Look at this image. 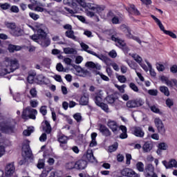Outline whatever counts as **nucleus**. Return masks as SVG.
<instances>
[{"mask_svg": "<svg viewBox=\"0 0 177 177\" xmlns=\"http://www.w3.org/2000/svg\"><path fill=\"white\" fill-rule=\"evenodd\" d=\"M64 3L72 8V10L65 8L66 12H68L71 15H75V13L82 12L83 8L86 16L93 17V16H96L97 13L100 15L104 10V6H99L94 3H86L85 0H64Z\"/></svg>", "mask_w": 177, "mask_h": 177, "instance_id": "obj_1", "label": "nucleus"}, {"mask_svg": "<svg viewBox=\"0 0 177 177\" xmlns=\"http://www.w3.org/2000/svg\"><path fill=\"white\" fill-rule=\"evenodd\" d=\"M18 68L19 60L17 59L6 57L4 62L0 66V77H3L6 74H10V73Z\"/></svg>", "mask_w": 177, "mask_h": 177, "instance_id": "obj_2", "label": "nucleus"}, {"mask_svg": "<svg viewBox=\"0 0 177 177\" xmlns=\"http://www.w3.org/2000/svg\"><path fill=\"white\" fill-rule=\"evenodd\" d=\"M30 38H31L35 42L39 44L41 46L46 47L50 45V40L46 37V32H45L44 29H38L37 35H33L30 36Z\"/></svg>", "mask_w": 177, "mask_h": 177, "instance_id": "obj_3", "label": "nucleus"}, {"mask_svg": "<svg viewBox=\"0 0 177 177\" xmlns=\"http://www.w3.org/2000/svg\"><path fill=\"white\" fill-rule=\"evenodd\" d=\"M37 114L38 111H37V109L28 107L23 111L22 118H24V120H27V118L35 120V115H37Z\"/></svg>", "mask_w": 177, "mask_h": 177, "instance_id": "obj_4", "label": "nucleus"}, {"mask_svg": "<svg viewBox=\"0 0 177 177\" xmlns=\"http://www.w3.org/2000/svg\"><path fill=\"white\" fill-rule=\"evenodd\" d=\"M0 130L3 133H13L15 132V126L10 122H3L0 124Z\"/></svg>", "mask_w": 177, "mask_h": 177, "instance_id": "obj_5", "label": "nucleus"}, {"mask_svg": "<svg viewBox=\"0 0 177 177\" xmlns=\"http://www.w3.org/2000/svg\"><path fill=\"white\" fill-rule=\"evenodd\" d=\"M111 39L112 41H114V42H115L116 46H118L119 48L122 49L124 53H128V52H129V48L127 46V45L125 44V41H124L122 39L116 37L115 36H112Z\"/></svg>", "mask_w": 177, "mask_h": 177, "instance_id": "obj_6", "label": "nucleus"}, {"mask_svg": "<svg viewBox=\"0 0 177 177\" xmlns=\"http://www.w3.org/2000/svg\"><path fill=\"white\" fill-rule=\"evenodd\" d=\"M129 56H131V57L142 67V69L145 71L146 73L149 71V68H147V66L145 64V62H143V59H142V57H140L139 55L135 53V54H129Z\"/></svg>", "mask_w": 177, "mask_h": 177, "instance_id": "obj_7", "label": "nucleus"}, {"mask_svg": "<svg viewBox=\"0 0 177 177\" xmlns=\"http://www.w3.org/2000/svg\"><path fill=\"white\" fill-rule=\"evenodd\" d=\"M120 30H122L123 32H125L127 38H129L130 39H133L134 41H136V42H138L140 44H142V41H140V39H139V37L136 36H133L132 35V34H131V30H129V28H128V27H127V26L122 25L120 26Z\"/></svg>", "mask_w": 177, "mask_h": 177, "instance_id": "obj_8", "label": "nucleus"}, {"mask_svg": "<svg viewBox=\"0 0 177 177\" xmlns=\"http://www.w3.org/2000/svg\"><path fill=\"white\" fill-rule=\"evenodd\" d=\"M154 166L151 164H148L146 165L144 170V175L145 177H158L157 174L154 172Z\"/></svg>", "mask_w": 177, "mask_h": 177, "instance_id": "obj_9", "label": "nucleus"}, {"mask_svg": "<svg viewBox=\"0 0 177 177\" xmlns=\"http://www.w3.org/2000/svg\"><path fill=\"white\" fill-rule=\"evenodd\" d=\"M160 81L163 84H165L167 86H169L170 88H174L175 86L177 88V80L176 79H171L169 80V79L164 75L160 76Z\"/></svg>", "mask_w": 177, "mask_h": 177, "instance_id": "obj_10", "label": "nucleus"}, {"mask_svg": "<svg viewBox=\"0 0 177 177\" xmlns=\"http://www.w3.org/2000/svg\"><path fill=\"white\" fill-rule=\"evenodd\" d=\"M94 102L97 106L100 107L104 111H106V113H109V106L107 104L102 102H103V99L102 98V96L100 95H96L94 97Z\"/></svg>", "mask_w": 177, "mask_h": 177, "instance_id": "obj_11", "label": "nucleus"}, {"mask_svg": "<svg viewBox=\"0 0 177 177\" xmlns=\"http://www.w3.org/2000/svg\"><path fill=\"white\" fill-rule=\"evenodd\" d=\"M155 127H156L158 129V132L161 135H164L165 133V127L164 126V123L162 120L160 119V118H156L154 119Z\"/></svg>", "mask_w": 177, "mask_h": 177, "instance_id": "obj_12", "label": "nucleus"}, {"mask_svg": "<svg viewBox=\"0 0 177 177\" xmlns=\"http://www.w3.org/2000/svg\"><path fill=\"white\" fill-rule=\"evenodd\" d=\"M121 174L122 176L127 177H140V174L136 173L133 169L129 168H124L122 170Z\"/></svg>", "mask_w": 177, "mask_h": 177, "instance_id": "obj_13", "label": "nucleus"}, {"mask_svg": "<svg viewBox=\"0 0 177 177\" xmlns=\"http://www.w3.org/2000/svg\"><path fill=\"white\" fill-rule=\"evenodd\" d=\"M35 82L36 84H38V85H48V84H50V80L44 76V75H39Z\"/></svg>", "mask_w": 177, "mask_h": 177, "instance_id": "obj_14", "label": "nucleus"}, {"mask_svg": "<svg viewBox=\"0 0 177 177\" xmlns=\"http://www.w3.org/2000/svg\"><path fill=\"white\" fill-rule=\"evenodd\" d=\"M22 156L24 158H31L32 152L30 149V145L28 144L24 145L22 147Z\"/></svg>", "mask_w": 177, "mask_h": 177, "instance_id": "obj_15", "label": "nucleus"}, {"mask_svg": "<svg viewBox=\"0 0 177 177\" xmlns=\"http://www.w3.org/2000/svg\"><path fill=\"white\" fill-rule=\"evenodd\" d=\"M28 8H29V9H30V10H35V12H44V13L46 15H52V12L50 11H47L46 9L39 6H35V5L34 4H29L28 6Z\"/></svg>", "mask_w": 177, "mask_h": 177, "instance_id": "obj_16", "label": "nucleus"}, {"mask_svg": "<svg viewBox=\"0 0 177 177\" xmlns=\"http://www.w3.org/2000/svg\"><path fill=\"white\" fill-rule=\"evenodd\" d=\"M162 164L165 167L166 169H171V168H177V161L174 159L170 160L169 162L167 160L162 161Z\"/></svg>", "mask_w": 177, "mask_h": 177, "instance_id": "obj_17", "label": "nucleus"}, {"mask_svg": "<svg viewBox=\"0 0 177 177\" xmlns=\"http://www.w3.org/2000/svg\"><path fill=\"white\" fill-rule=\"evenodd\" d=\"M107 127H109V128L111 129V131L114 133H118L119 127H118V124H117V122L109 120L107 122Z\"/></svg>", "mask_w": 177, "mask_h": 177, "instance_id": "obj_18", "label": "nucleus"}, {"mask_svg": "<svg viewBox=\"0 0 177 177\" xmlns=\"http://www.w3.org/2000/svg\"><path fill=\"white\" fill-rule=\"evenodd\" d=\"M132 133L134 135V136H136L137 138H144L145 136V131H143V129L139 127H136L133 128Z\"/></svg>", "mask_w": 177, "mask_h": 177, "instance_id": "obj_19", "label": "nucleus"}, {"mask_svg": "<svg viewBox=\"0 0 177 177\" xmlns=\"http://www.w3.org/2000/svg\"><path fill=\"white\" fill-rule=\"evenodd\" d=\"M68 141V137L64 136V135H61L58 138V142L60 143L61 147L64 149V150H66L67 149V142Z\"/></svg>", "mask_w": 177, "mask_h": 177, "instance_id": "obj_20", "label": "nucleus"}, {"mask_svg": "<svg viewBox=\"0 0 177 177\" xmlns=\"http://www.w3.org/2000/svg\"><path fill=\"white\" fill-rule=\"evenodd\" d=\"M88 163L84 160H77L76 162V169H85Z\"/></svg>", "mask_w": 177, "mask_h": 177, "instance_id": "obj_21", "label": "nucleus"}, {"mask_svg": "<svg viewBox=\"0 0 177 177\" xmlns=\"http://www.w3.org/2000/svg\"><path fill=\"white\" fill-rule=\"evenodd\" d=\"M145 63H146L147 66H148L147 68L148 71H149L150 75H151V77H156V75H157V73H156L154 68H153V66L151 65V64H150L149 62V60L147 59H145Z\"/></svg>", "mask_w": 177, "mask_h": 177, "instance_id": "obj_22", "label": "nucleus"}, {"mask_svg": "<svg viewBox=\"0 0 177 177\" xmlns=\"http://www.w3.org/2000/svg\"><path fill=\"white\" fill-rule=\"evenodd\" d=\"M24 30L21 28L16 27L14 30H10V34L14 37H20L23 35Z\"/></svg>", "mask_w": 177, "mask_h": 177, "instance_id": "obj_23", "label": "nucleus"}, {"mask_svg": "<svg viewBox=\"0 0 177 177\" xmlns=\"http://www.w3.org/2000/svg\"><path fill=\"white\" fill-rule=\"evenodd\" d=\"M86 157L90 162H96V158H95V156H93V152L92 150L88 149L86 152Z\"/></svg>", "mask_w": 177, "mask_h": 177, "instance_id": "obj_24", "label": "nucleus"}, {"mask_svg": "<svg viewBox=\"0 0 177 177\" xmlns=\"http://www.w3.org/2000/svg\"><path fill=\"white\" fill-rule=\"evenodd\" d=\"M151 17L154 20V21L158 24V27L160 28L161 31H163L164 34H165V28H164V25L161 23V21L158 19L156 16L151 15Z\"/></svg>", "mask_w": 177, "mask_h": 177, "instance_id": "obj_25", "label": "nucleus"}, {"mask_svg": "<svg viewBox=\"0 0 177 177\" xmlns=\"http://www.w3.org/2000/svg\"><path fill=\"white\" fill-rule=\"evenodd\" d=\"M100 132H101V133L104 136H110L111 135L110 130L103 124H101L100 127Z\"/></svg>", "mask_w": 177, "mask_h": 177, "instance_id": "obj_26", "label": "nucleus"}, {"mask_svg": "<svg viewBox=\"0 0 177 177\" xmlns=\"http://www.w3.org/2000/svg\"><path fill=\"white\" fill-rule=\"evenodd\" d=\"M86 66L90 68H95V70H100L102 68V66H100V64H95L93 62H86Z\"/></svg>", "mask_w": 177, "mask_h": 177, "instance_id": "obj_27", "label": "nucleus"}, {"mask_svg": "<svg viewBox=\"0 0 177 177\" xmlns=\"http://www.w3.org/2000/svg\"><path fill=\"white\" fill-rule=\"evenodd\" d=\"M65 34L66 37L68 38H71V39H73V41H78V37L74 35V31H73V29L67 30Z\"/></svg>", "mask_w": 177, "mask_h": 177, "instance_id": "obj_28", "label": "nucleus"}, {"mask_svg": "<svg viewBox=\"0 0 177 177\" xmlns=\"http://www.w3.org/2000/svg\"><path fill=\"white\" fill-rule=\"evenodd\" d=\"M80 46L82 48V49H83V50H84L85 52H87V53H89L90 55H96V53L88 50L89 49V46L85 44V43H80Z\"/></svg>", "mask_w": 177, "mask_h": 177, "instance_id": "obj_29", "label": "nucleus"}, {"mask_svg": "<svg viewBox=\"0 0 177 177\" xmlns=\"http://www.w3.org/2000/svg\"><path fill=\"white\" fill-rule=\"evenodd\" d=\"M119 129L122 130V132L120 136V139H127V138H128V134H127V127L122 125Z\"/></svg>", "mask_w": 177, "mask_h": 177, "instance_id": "obj_30", "label": "nucleus"}, {"mask_svg": "<svg viewBox=\"0 0 177 177\" xmlns=\"http://www.w3.org/2000/svg\"><path fill=\"white\" fill-rule=\"evenodd\" d=\"M151 149H153V145L149 142H146L142 146V150L145 153H149Z\"/></svg>", "mask_w": 177, "mask_h": 177, "instance_id": "obj_31", "label": "nucleus"}, {"mask_svg": "<svg viewBox=\"0 0 177 177\" xmlns=\"http://www.w3.org/2000/svg\"><path fill=\"white\" fill-rule=\"evenodd\" d=\"M136 168L138 172H145V164H143L142 162H138L136 164Z\"/></svg>", "mask_w": 177, "mask_h": 177, "instance_id": "obj_32", "label": "nucleus"}, {"mask_svg": "<svg viewBox=\"0 0 177 177\" xmlns=\"http://www.w3.org/2000/svg\"><path fill=\"white\" fill-rule=\"evenodd\" d=\"M156 70L160 73H162V71H165V65L161 62H157L156 64Z\"/></svg>", "mask_w": 177, "mask_h": 177, "instance_id": "obj_33", "label": "nucleus"}, {"mask_svg": "<svg viewBox=\"0 0 177 177\" xmlns=\"http://www.w3.org/2000/svg\"><path fill=\"white\" fill-rule=\"evenodd\" d=\"M8 50L9 52H11V53L15 51L21 50V46L10 44L8 46Z\"/></svg>", "mask_w": 177, "mask_h": 177, "instance_id": "obj_34", "label": "nucleus"}, {"mask_svg": "<svg viewBox=\"0 0 177 177\" xmlns=\"http://www.w3.org/2000/svg\"><path fill=\"white\" fill-rule=\"evenodd\" d=\"M65 168L66 169H76V162H68L66 164Z\"/></svg>", "mask_w": 177, "mask_h": 177, "instance_id": "obj_35", "label": "nucleus"}, {"mask_svg": "<svg viewBox=\"0 0 177 177\" xmlns=\"http://www.w3.org/2000/svg\"><path fill=\"white\" fill-rule=\"evenodd\" d=\"M44 131L46 132V133H49L52 131V127H50V124L48 121L44 122Z\"/></svg>", "mask_w": 177, "mask_h": 177, "instance_id": "obj_36", "label": "nucleus"}, {"mask_svg": "<svg viewBox=\"0 0 177 177\" xmlns=\"http://www.w3.org/2000/svg\"><path fill=\"white\" fill-rule=\"evenodd\" d=\"M28 27H29V28H31V30H32V31H34L35 32H38V30H42V27H44V25L38 24L35 26L28 25Z\"/></svg>", "mask_w": 177, "mask_h": 177, "instance_id": "obj_37", "label": "nucleus"}, {"mask_svg": "<svg viewBox=\"0 0 177 177\" xmlns=\"http://www.w3.org/2000/svg\"><path fill=\"white\" fill-rule=\"evenodd\" d=\"M126 106L129 109H135V107H136V101H135V100H129L127 102Z\"/></svg>", "mask_w": 177, "mask_h": 177, "instance_id": "obj_38", "label": "nucleus"}, {"mask_svg": "<svg viewBox=\"0 0 177 177\" xmlns=\"http://www.w3.org/2000/svg\"><path fill=\"white\" fill-rule=\"evenodd\" d=\"M88 102H89V98L86 95H83L80 98V104L82 106H86V104H88Z\"/></svg>", "mask_w": 177, "mask_h": 177, "instance_id": "obj_39", "label": "nucleus"}, {"mask_svg": "<svg viewBox=\"0 0 177 177\" xmlns=\"http://www.w3.org/2000/svg\"><path fill=\"white\" fill-rule=\"evenodd\" d=\"M32 132H34V127H28L27 129L24 130L23 133L24 136H30Z\"/></svg>", "mask_w": 177, "mask_h": 177, "instance_id": "obj_40", "label": "nucleus"}, {"mask_svg": "<svg viewBox=\"0 0 177 177\" xmlns=\"http://www.w3.org/2000/svg\"><path fill=\"white\" fill-rule=\"evenodd\" d=\"M160 91L162 93H164L165 96H169V90L168 89V87L162 86L160 87Z\"/></svg>", "mask_w": 177, "mask_h": 177, "instance_id": "obj_41", "label": "nucleus"}, {"mask_svg": "<svg viewBox=\"0 0 177 177\" xmlns=\"http://www.w3.org/2000/svg\"><path fill=\"white\" fill-rule=\"evenodd\" d=\"M129 10V12H132V13H133V15H135L136 16H139L140 15V12H139V10L135 8L134 5H131Z\"/></svg>", "mask_w": 177, "mask_h": 177, "instance_id": "obj_42", "label": "nucleus"}, {"mask_svg": "<svg viewBox=\"0 0 177 177\" xmlns=\"http://www.w3.org/2000/svg\"><path fill=\"white\" fill-rule=\"evenodd\" d=\"M117 149H118V143L115 142L113 145L109 146L108 151H109V153H113Z\"/></svg>", "mask_w": 177, "mask_h": 177, "instance_id": "obj_43", "label": "nucleus"}, {"mask_svg": "<svg viewBox=\"0 0 177 177\" xmlns=\"http://www.w3.org/2000/svg\"><path fill=\"white\" fill-rule=\"evenodd\" d=\"M115 88L118 89L120 93H124L125 92V88H127V85L123 84L122 86H118V84H115Z\"/></svg>", "mask_w": 177, "mask_h": 177, "instance_id": "obj_44", "label": "nucleus"}, {"mask_svg": "<svg viewBox=\"0 0 177 177\" xmlns=\"http://www.w3.org/2000/svg\"><path fill=\"white\" fill-rule=\"evenodd\" d=\"M6 26L7 27V28L11 30V31H15V29L16 28V24L15 23L7 22L6 24Z\"/></svg>", "mask_w": 177, "mask_h": 177, "instance_id": "obj_45", "label": "nucleus"}, {"mask_svg": "<svg viewBox=\"0 0 177 177\" xmlns=\"http://www.w3.org/2000/svg\"><path fill=\"white\" fill-rule=\"evenodd\" d=\"M165 34L166 35H169V37H171V38H173L174 39H176L177 37L175 33H174L172 31L170 30H165Z\"/></svg>", "mask_w": 177, "mask_h": 177, "instance_id": "obj_46", "label": "nucleus"}, {"mask_svg": "<svg viewBox=\"0 0 177 177\" xmlns=\"http://www.w3.org/2000/svg\"><path fill=\"white\" fill-rule=\"evenodd\" d=\"M93 56H95V57H97L98 59H100V60H102V62H107V60H109V58L103 55H99L95 53V55H93Z\"/></svg>", "mask_w": 177, "mask_h": 177, "instance_id": "obj_47", "label": "nucleus"}, {"mask_svg": "<svg viewBox=\"0 0 177 177\" xmlns=\"http://www.w3.org/2000/svg\"><path fill=\"white\" fill-rule=\"evenodd\" d=\"M64 53H66V55H72V53H74V52H75V50L71 48H64Z\"/></svg>", "mask_w": 177, "mask_h": 177, "instance_id": "obj_48", "label": "nucleus"}, {"mask_svg": "<svg viewBox=\"0 0 177 177\" xmlns=\"http://www.w3.org/2000/svg\"><path fill=\"white\" fill-rule=\"evenodd\" d=\"M117 78L121 84H125L127 82V77L124 75H118Z\"/></svg>", "mask_w": 177, "mask_h": 177, "instance_id": "obj_49", "label": "nucleus"}, {"mask_svg": "<svg viewBox=\"0 0 177 177\" xmlns=\"http://www.w3.org/2000/svg\"><path fill=\"white\" fill-rule=\"evenodd\" d=\"M151 111H153V113H156V114H162L161 111H160V109H158L157 106L154 105L151 106Z\"/></svg>", "mask_w": 177, "mask_h": 177, "instance_id": "obj_50", "label": "nucleus"}, {"mask_svg": "<svg viewBox=\"0 0 177 177\" xmlns=\"http://www.w3.org/2000/svg\"><path fill=\"white\" fill-rule=\"evenodd\" d=\"M158 149H160V150H167V149H168V145L165 142H161L158 145Z\"/></svg>", "mask_w": 177, "mask_h": 177, "instance_id": "obj_51", "label": "nucleus"}, {"mask_svg": "<svg viewBox=\"0 0 177 177\" xmlns=\"http://www.w3.org/2000/svg\"><path fill=\"white\" fill-rule=\"evenodd\" d=\"M73 118L77 121V122H80L82 120V116H81V113H77L75 115H73Z\"/></svg>", "mask_w": 177, "mask_h": 177, "instance_id": "obj_52", "label": "nucleus"}, {"mask_svg": "<svg viewBox=\"0 0 177 177\" xmlns=\"http://www.w3.org/2000/svg\"><path fill=\"white\" fill-rule=\"evenodd\" d=\"M6 151L5 150V144H1L0 145V158L2 157Z\"/></svg>", "mask_w": 177, "mask_h": 177, "instance_id": "obj_53", "label": "nucleus"}, {"mask_svg": "<svg viewBox=\"0 0 177 177\" xmlns=\"http://www.w3.org/2000/svg\"><path fill=\"white\" fill-rule=\"evenodd\" d=\"M134 102H136V107L143 106V104H145V102H143V100L142 99L134 100Z\"/></svg>", "mask_w": 177, "mask_h": 177, "instance_id": "obj_54", "label": "nucleus"}, {"mask_svg": "<svg viewBox=\"0 0 177 177\" xmlns=\"http://www.w3.org/2000/svg\"><path fill=\"white\" fill-rule=\"evenodd\" d=\"M129 87L131 88V89H132V91H134V92H139V88H138V86L134 83H130Z\"/></svg>", "mask_w": 177, "mask_h": 177, "instance_id": "obj_55", "label": "nucleus"}, {"mask_svg": "<svg viewBox=\"0 0 177 177\" xmlns=\"http://www.w3.org/2000/svg\"><path fill=\"white\" fill-rule=\"evenodd\" d=\"M148 93L151 95V96H157L158 91H157V89H150L148 91Z\"/></svg>", "mask_w": 177, "mask_h": 177, "instance_id": "obj_56", "label": "nucleus"}, {"mask_svg": "<svg viewBox=\"0 0 177 177\" xmlns=\"http://www.w3.org/2000/svg\"><path fill=\"white\" fill-rule=\"evenodd\" d=\"M44 167H45V160H39L37 163V168H39V169H42Z\"/></svg>", "mask_w": 177, "mask_h": 177, "instance_id": "obj_57", "label": "nucleus"}, {"mask_svg": "<svg viewBox=\"0 0 177 177\" xmlns=\"http://www.w3.org/2000/svg\"><path fill=\"white\" fill-rule=\"evenodd\" d=\"M0 8L3 9V10H8L9 8H10V4L6 3H0Z\"/></svg>", "mask_w": 177, "mask_h": 177, "instance_id": "obj_58", "label": "nucleus"}, {"mask_svg": "<svg viewBox=\"0 0 177 177\" xmlns=\"http://www.w3.org/2000/svg\"><path fill=\"white\" fill-rule=\"evenodd\" d=\"M29 16L30 17H31V19H32L33 20H38V19H39V15L37 14H35L34 12H30L29 13Z\"/></svg>", "mask_w": 177, "mask_h": 177, "instance_id": "obj_59", "label": "nucleus"}, {"mask_svg": "<svg viewBox=\"0 0 177 177\" xmlns=\"http://www.w3.org/2000/svg\"><path fill=\"white\" fill-rule=\"evenodd\" d=\"M40 113L42 114V115H46L48 113V110H46V106H42L40 108Z\"/></svg>", "mask_w": 177, "mask_h": 177, "instance_id": "obj_60", "label": "nucleus"}, {"mask_svg": "<svg viewBox=\"0 0 177 177\" xmlns=\"http://www.w3.org/2000/svg\"><path fill=\"white\" fill-rule=\"evenodd\" d=\"M170 71L173 74H176L177 73V65L174 64L170 67Z\"/></svg>", "mask_w": 177, "mask_h": 177, "instance_id": "obj_61", "label": "nucleus"}, {"mask_svg": "<svg viewBox=\"0 0 177 177\" xmlns=\"http://www.w3.org/2000/svg\"><path fill=\"white\" fill-rule=\"evenodd\" d=\"M10 10H11V12H12V13H19V7H17L16 6H12L10 8Z\"/></svg>", "mask_w": 177, "mask_h": 177, "instance_id": "obj_62", "label": "nucleus"}, {"mask_svg": "<svg viewBox=\"0 0 177 177\" xmlns=\"http://www.w3.org/2000/svg\"><path fill=\"white\" fill-rule=\"evenodd\" d=\"M30 93L32 97H37V90L35 88L30 89Z\"/></svg>", "mask_w": 177, "mask_h": 177, "instance_id": "obj_63", "label": "nucleus"}, {"mask_svg": "<svg viewBox=\"0 0 177 177\" xmlns=\"http://www.w3.org/2000/svg\"><path fill=\"white\" fill-rule=\"evenodd\" d=\"M59 171H53L50 173V176L49 177H60Z\"/></svg>", "mask_w": 177, "mask_h": 177, "instance_id": "obj_64", "label": "nucleus"}]
</instances>
